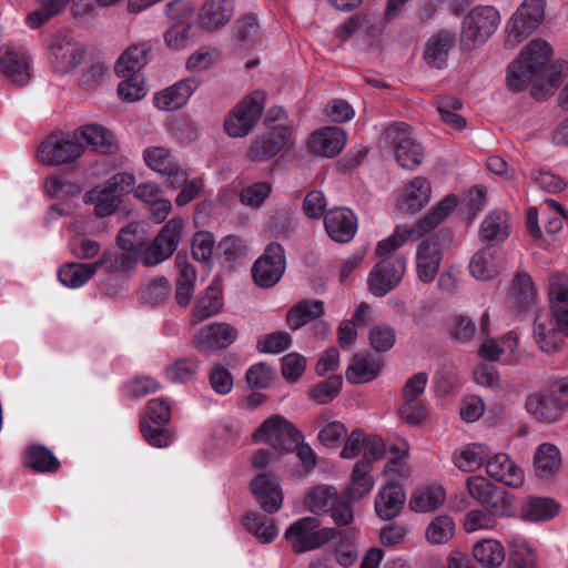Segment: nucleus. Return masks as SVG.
Wrapping results in <instances>:
<instances>
[{
  "label": "nucleus",
  "mask_w": 568,
  "mask_h": 568,
  "mask_svg": "<svg viewBox=\"0 0 568 568\" xmlns=\"http://www.w3.org/2000/svg\"><path fill=\"white\" fill-rule=\"evenodd\" d=\"M192 29L193 26L191 22L174 23L164 33L165 44L173 50L184 49L191 41Z\"/></svg>",
  "instance_id": "e2e57ef3"
},
{
  "label": "nucleus",
  "mask_w": 568,
  "mask_h": 568,
  "mask_svg": "<svg viewBox=\"0 0 568 568\" xmlns=\"http://www.w3.org/2000/svg\"><path fill=\"white\" fill-rule=\"evenodd\" d=\"M235 36L246 47L254 44L260 37L257 18L254 14H247L237 20Z\"/></svg>",
  "instance_id": "69168bd1"
},
{
  "label": "nucleus",
  "mask_w": 568,
  "mask_h": 568,
  "mask_svg": "<svg viewBox=\"0 0 568 568\" xmlns=\"http://www.w3.org/2000/svg\"><path fill=\"white\" fill-rule=\"evenodd\" d=\"M302 433L280 415L266 418L253 434L256 443H267L272 448L290 453L303 440Z\"/></svg>",
  "instance_id": "6e6552de"
},
{
  "label": "nucleus",
  "mask_w": 568,
  "mask_h": 568,
  "mask_svg": "<svg viewBox=\"0 0 568 568\" xmlns=\"http://www.w3.org/2000/svg\"><path fill=\"white\" fill-rule=\"evenodd\" d=\"M467 490L475 500L494 509L501 517H509L514 511L510 495L506 490L496 487L485 477H468Z\"/></svg>",
  "instance_id": "dca6fc26"
},
{
  "label": "nucleus",
  "mask_w": 568,
  "mask_h": 568,
  "mask_svg": "<svg viewBox=\"0 0 568 568\" xmlns=\"http://www.w3.org/2000/svg\"><path fill=\"white\" fill-rule=\"evenodd\" d=\"M455 531V523L449 516L436 517L427 527L426 538L430 544L440 545L447 542Z\"/></svg>",
  "instance_id": "864d4df0"
},
{
  "label": "nucleus",
  "mask_w": 568,
  "mask_h": 568,
  "mask_svg": "<svg viewBox=\"0 0 568 568\" xmlns=\"http://www.w3.org/2000/svg\"><path fill=\"white\" fill-rule=\"evenodd\" d=\"M75 131L80 142L85 143V145L95 152L112 154L118 149L112 132L103 125L87 124Z\"/></svg>",
  "instance_id": "473e14b6"
},
{
  "label": "nucleus",
  "mask_w": 568,
  "mask_h": 568,
  "mask_svg": "<svg viewBox=\"0 0 568 568\" xmlns=\"http://www.w3.org/2000/svg\"><path fill=\"white\" fill-rule=\"evenodd\" d=\"M42 7L30 12L27 17V24L31 29H38L52 17L58 14L69 0H40Z\"/></svg>",
  "instance_id": "5fc2aeb1"
},
{
  "label": "nucleus",
  "mask_w": 568,
  "mask_h": 568,
  "mask_svg": "<svg viewBox=\"0 0 568 568\" xmlns=\"http://www.w3.org/2000/svg\"><path fill=\"white\" fill-rule=\"evenodd\" d=\"M233 13V0H205L199 10L197 19L202 29L216 31L232 19Z\"/></svg>",
  "instance_id": "5701e85b"
},
{
  "label": "nucleus",
  "mask_w": 568,
  "mask_h": 568,
  "mask_svg": "<svg viewBox=\"0 0 568 568\" xmlns=\"http://www.w3.org/2000/svg\"><path fill=\"white\" fill-rule=\"evenodd\" d=\"M357 531L354 528L344 530L334 547L336 561L343 567H351L358 558L355 547Z\"/></svg>",
  "instance_id": "8fccbe9b"
},
{
  "label": "nucleus",
  "mask_w": 568,
  "mask_h": 568,
  "mask_svg": "<svg viewBox=\"0 0 568 568\" xmlns=\"http://www.w3.org/2000/svg\"><path fill=\"white\" fill-rule=\"evenodd\" d=\"M507 565L508 568H537L536 555L524 544L513 546Z\"/></svg>",
  "instance_id": "774afa93"
},
{
  "label": "nucleus",
  "mask_w": 568,
  "mask_h": 568,
  "mask_svg": "<svg viewBox=\"0 0 568 568\" xmlns=\"http://www.w3.org/2000/svg\"><path fill=\"white\" fill-rule=\"evenodd\" d=\"M560 462L559 449L552 444L544 443L537 448L534 456L536 474L541 478H548L559 469Z\"/></svg>",
  "instance_id": "79ce46f5"
},
{
  "label": "nucleus",
  "mask_w": 568,
  "mask_h": 568,
  "mask_svg": "<svg viewBox=\"0 0 568 568\" xmlns=\"http://www.w3.org/2000/svg\"><path fill=\"white\" fill-rule=\"evenodd\" d=\"M23 466L36 473H55L59 470L61 463L55 455L44 445H29L22 457Z\"/></svg>",
  "instance_id": "f704fd0d"
},
{
  "label": "nucleus",
  "mask_w": 568,
  "mask_h": 568,
  "mask_svg": "<svg viewBox=\"0 0 568 568\" xmlns=\"http://www.w3.org/2000/svg\"><path fill=\"white\" fill-rule=\"evenodd\" d=\"M559 506L558 504L550 498H532L527 505L524 507V518L538 521V520H547L552 518L558 514Z\"/></svg>",
  "instance_id": "603ef678"
},
{
  "label": "nucleus",
  "mask_w": 568,
  "mask_h": 568,
  "mask_svg": "<svg viewBox=\"0 0 568 568\" xmlns=\"http://www.w3.org/2000/svg\"><path fill=\"white\" fill-rule=\"evenodd\" d=\"M284 111L282 108L270 109L264 118V124L271 131L257 138L248 149V158L253 161H265L275 156L291 141L292 126L285 124L275 125L281 120Z\"/></svg>",
  "instance_id": "39448f33"
},
{
  "label": "nucleus",
  "mask_w": 568,
  "mask_h": 568,
  "mask_svg": "<svg viewBox=\"0 0 568 568\" xmlns=\"http://www.w3.org/2000/svg\"><path fill=\"white\" fill-rule=\"evenodd\" d=\"M474 558L485 568H497L505 560V550L497 540L485 539L475 544Z\"/></svg>",
  "instance_id": "c03bdc74"
},
{
  "label": "nucleus",
  "mask_w": 568,
  "mask_h": 568,
  "mask_svg": "<svg viewBox=\"0 0 568 568\" xmlns=\"http://www.w3.org/2000/svg\"><path fill=\"white\" fill-rule=\"evenodd\" d=\"M537 291L528 273H518L513 281L508 295L513 311L521 314L529 311L536 303Z\"/></svg>",
  "instance_id": "2f4dec72"
},
{
  "label": "nucleus",
  "mask_w": 568,
  "mask_h": 568,
  "mask_svg": "<svg viewBox=\"0 0 568 568\" xmlns=\"http://www.w3.org/2000/svg\"><path fill=\"white\" fill-rule=\"evenodd\" d=\"M406 500L403 487L394 480H389L377 494L375 510L379 518L392 520L399 515Z\"/></svg>",
  "instance_id": "a878e982"
},
{
  "label": "nucleus",
  "mask_w": 568,
  "mask_h": 568,
  "mask_svg": "<svg viewBox=\"0 0 568 568\" xmlns=\"http://www.w3.org/2000/svg\"><path fill=\"white\" fill-rule=\"evenodd\" d=\"M84 53L83 47L64 32L57 34L49 45V61L55 73L74 70L83 61Z\"/></svg>",
  "instance_id": "f3484780"
},
{
  "label": "nucleus",
  "mask_w": 568,
  "mask_h": 568,
  "mask_svg": "<svg viewBox=\"0 0 568 568\" xmlns=\"http://www.w3.org/2000/svg\"><path fill=\"white\" fill-rule=\"evenodd\" d=\"M381 371L379 361L369 353L355 354L346 371V379L351 384H362L375 379Z\"/></svg>",
  "instance_id": "4c0bfd02"
},
{
  "label": "nucleus",
  "mask_w": 568,
  "mask_h": 568,
  "mask_svg": "<svg viewBox=\"0 0 568 568\" xmlns=\"http://www.w3.org/2000/svg\"><path fill=\"white\" fill-rule=\"evenodd\" d=\"M184 221L174 217L168 221L142 254L144 265L154 266L168 260L178 248Z\"/></svg>",
  "instance_id": "f8f14e48"
},
{
  "label": "nucleus",
  "mask_w": 568,
  "mask_h": 568,
  "mask_svg": "<svg viewBox=\"0 0 568 568\" xmlns=\"http://www.w3.org/2000/svg\"><path fill=\"white\" fill-rule=\"evenodd\" d=\"M440 261L439 243L430 239L422 241L416 254L418 278L424 283L432 282L438 273Z\"/></svg>",
  "instance_id": "bb28decb"
},
{
  "label": "nucleus",
  "mask_w": 568,
  "mask_h": 568,
  "mask_svg": "<svg viewBox=\"0 0 568 568\" xmlns=\"http://www.w3.org/2000/svg\"><path fill=\"white\" fill-rule=\"evenodd\" d=\"M145 163L153 171L168 176V183L173 189H180L186 181V172L182 170L172 153L162 146L145 149Z\"/></svg>",
  "instance_id": "a211bd4d"
},
{
  "label": "nucleus",
  "mask_w": 568,
  "mask_h": 568,
  "mask_svg": "<svg viewBox=\"0 0 568 568\" xmlns=\"http://www.w3.org/2000/svg\"><path fill=\"white\" fill-rule=\"evenodd\" d=\"M251 491L261 508L268 514L280 510L283 496L277 478L271 473H262L251 481Z\"/></svg>",
  "instance_id": "aec40b11"
},
{
  "label": "nucleus",
  "mask_w": 568,
  "mask_h": 568,
  "mask_svg": "<svg viewBox=\"0 0 568 568\" xmlns=\"http://www.w3.org/2000/svg\"><path fill=\"white\" fill-rule=\"evenodd\" d=\"M551 54L552 49L545 40L530 41L519 58L508 65L509 90L523 91L530 81H534L531 95L538 100L555 91L568 75V63L565 60H556L549 65Z\"/></svg>",
  "instance_id": "f03ea898"
},
{
  "label": "nucleus",
  "mask_w": 568,
  "mask_h": 568,
  "mask_svg": "<svg viewBox=\"0 0 568 568\" xmlns=\"http://www.w3.org/2000/svg\"><path fill=\"white\" fill-rule=\"evenodd\" d=\"M445 500L444 489L439 486H428L416 490L410 500L409 507L414 511L426 513L438 508Z\"/></svg>",
  "instance_id": "49530a36"
},
{
  "label": "nucleus",
  "mask_w": 568,
  "mask_h": 568,
  "mask_svg": "<svg viewBox=\"0 0 568 568\" xmlns=\"http://www.w3.org/2000/svg\"><path fill=\"white\" fill-rule=\"evenodd\" d=\"M499 13L491 6L476 7L463 20L462 39L470 42L468 48L483 44L496 31Z\"/></svg>",
  "instance_id": "ddd939ff"
},
{
  "label": "nucleus",
  "mask_w": 568,
  "mask_h": 568,
  "mask_svg": "<svg viewBox=\"0 0 568 568\" xmlns=\"http://www.w3.org/2000/svg\"><path fill=\"white\" fill-rule=\"evenodd\" d=\"M84 151L77 131L72 133L53 132L38 146V159L49 165L73 163Z\"/></svg>",
  "instance_id": "0eeeda50"
},
{
  "label": "nucleus",
  "mask_w": 568,
  "mask_h": 568,
  "mask_svg": "<svg viewBox=\"0 0 568 568\" xmlns=\"http://www.w3.org/2000/svg\"><path fill=\"white\" fill-rule=\"evenodd\" d=\"M30 58L21 50L7 48L0 58L3 75L17 85H24L30 79Z\"/></svg>",
  "instance_id": "c85d7f7f"
},
{
  "label": "nucleus",
  "mask_w": 568,
  "mask_h": 568,
  "mask_svg": "<svg viewBox=\"0 0 568 568\" xmlns=\"http://www.w3.org/2000/svg\"><path fill=\"white\" fill-rule=\"evenodd\" d=\"M148 416L140 422V432L144 440L158 448L166 447L172 443V434L166 428L171 419L170 404L163 398H153L146 406Z\"/></svg>",
  "instance_id": "1a4fd4ad"
},
{
  "label": "nucleus",
  "mask_w": 568,
  "mask_h": 568,
  "mask_svg": "<svg viewBox=\"0 0 568 568\" xmlns=\"http://www.w3.org/2000/svg\"><path fill=\"white\" fill-rule=\"evenodd\" d=\"M511 233L509 215L503 210L489 212L483 220L479 234L483 241L503 243Z\"/></svg>",
  "instance_id": "72a5a7b5"
},
{
  "label": "nucleus",
  "mask_w": 568,
  "mask_h": 568,
  "mask_svg": "<svg viewBox=\"0 0 568 568\" xmlns=\"http://www.w3.org/2000/svg\"><path fill=\"white\" fill-rule=\"evenodd\" d=\"M265 99V92L256 90L239 102L225 120V132L232 138L248 134L263 112Z\"/></svg>",
  "instance_id": "9d476101"
},
{
  "label": "nucleus",
  "mask_w": 568,
  "mask_h": 568,
  "mask_svg": "<svg viewBox=\"0 0 568 568\" xmlns=\"http://www.w3.org/2000/svg\"><path fill=\"white\" fill-rule=\"evenodd\" d=\"M503 268L501 251L495 244H487L479 250L469 264L470 274L481 281L495 277Z\"/></svg>",
  "instance_id": "b1692460"
},
{
  "label": "nucleus",
  "mask_w": 568,
  "mask_h": 568,
  "mask_svg": "<svg viewBox=\"0 0 568 568\" xmlns=\"http://www.w3.org/2000/svg\"><path fill=\"white\" fill-rule=\"evenodd\" d=\"M237 337L235 327L227 323H212L202 327L195 336L196 346L207 351L229 347Z\"/></svg>",
  "instance_id": "4be33fe9"
},
{
  "label": "nucleus",
  "mask_w": 568,
  "mask_h": 568,
  "mask_svg": "<svg viewBox=\"0 0 568 568\" xmlns=\"http://www.w3.org/2000/svg\"><path fill=\"white\" fill-rule=\"evenodd\" d=\"M200 363L193 358H180L166 366L165 376L173 383H190L196 379Z\"/></svg>",
  "instance_id": "3c124183"
},
{
  "label": "nucleus",
  "mask_w": 568,
  "mask_h": 568,
  "mask_svg": "<svg viewBox=\"0 0 568 568\" xmlns=\"http://www.w3.org/2000/svg\"><path fill=\"white\" fill-rule=\"evenodd\" d=\"M324 313L322 301L304 300L294 305L286 315V322L291 329L295 331L318 318Z\"/></svg>",
  "instance_id": "a19ab883"
},
{
  "label": "nucleus",
  "mask_w": 568,
  "mask_h": 568,
  "mask_svg": "<svg viewBox=\"0 0 568 568\" xmlns=\"http://www.w3.org/2000/svg\"><path fill=\"white\" fill-rule=\"evenodd\" d=\"M291 335L284 331L271 333L257 341V349L261 353L277 354L287 349L291 345Z\"/></svg>",
  "instance_id": "0e129e2a"
},
{
  "label": "nucleus",
  "mask_w": 568,
  "mask_h": 568,
  "mask_svg": "<svg viewBox=\"0 0 568 568\" xmlns=\"http://www.w3.org/2000/svg\"><path fill=\"white\" fill-rule=\"evenodd\" d=\"M458 199L454 194L445 196L433 210L419 220L417 227L403 224L397 225L393 233L378 242L376 254L385 255L369 272L367 283L369 292L377 297H383L396 288L406 271V258L399 254H389L406 241L423 236L435 229L452 211L456 209Z\"/></svg>",
  "instance_id": "f257e3e1"
},
{
  "label": "nucleus",
  "mask_w": 568,
  "mask_h": 568,
  "mask_svg": "<svg viewBox=\"0 0 568 568\" xmlns=\"http://www.w3.org/2000/svg\"><path fill=\"white\" fill-rule=\"evenodd\" d=\"M430 183L427 179L417 176L403 190L398 199V209L402 212L417 213L430 199Z\"/></svg>",
  "instance_id": "7c9ffc66"
},
{
  "label": "nucleus",
  "mask_w": 568,
  "mask_h": 568,
  "mask_svg": "<svg viewBox=\"0 0 568 568\" xmlns=\"http://www.w3.org/2000/svg\"><path fill=\"white\" fill-rule=\"evenodd\" d=\"M335 537V528H321L320 519L310 516L294 521L285 531V539L295 554L318 549Z\"/></svg>",
  "instance_id": "423d86ee"
},
{
  "label": "nucleus",
  "mask_w": 568,
  "mask_h": 568,
  "mask_svg": "<svg viewBox=\"0 0 568 568\" xmlns=\"http://www.w3.org/2000/svg\"><path fill=\"white\" fill-rule=\"evenodd\" d=\"M488 476L508 487L517 488L524 483V473L507 454H496L486 464Z\"/></svg>",
  "instance_id": "cd10ccee"
},
{
  "label": "nucleus",
  "mask_w": 568,
  "mask_h": 568,
  "mask_svg": "<svg viewBox=\"0 0 568 568\" xmlns=\"http://www.w3.org/2000/svg\"><path fill=\"white\" fill-rule=\"evenodd\" d=\"M223 307L222 286L220 281L213 280L204 294L197 300L193 312L192 323L197 324L219 313Z\"/></svg>",
  "instance_id": "c9c22d12"
},
{
  "label": "nucleus",
  "mask_w": 568,
  "mask_h": 568,
  "mask_svg": "<svg viewBox=\"0 0 568 568\" xmlns=\"http://www.w3.org/2000/svg\"><path fill=\"white\" fill-rule=\"evenodd\" d=\"M85 202L94 205V214L97 216L105 217L116 211L120 197L104 184V186H95L88 192L85 194Z\"/></svg>",
  "instance_id": "37998d69"
},
{
  "label": "nucleus",
  "mask_w": 568,
  "mask_h": 568,
  "mask_svg": "<svg viewBox=\"0 0 568 568\" xmlns=\"http://www.w3.org/2000/svg\"><path fill=\"white\" fill-rule=\"evenodd\" d=\"M97 262L100 263V267H104L108 273L128 272L134 265L135 258H133L129 252L118 253L104 251Z\"/></svg>",
  "instance_id": "bf43d9fd"
},
{
  "label": "nucleus",
  "mask_w": 568,
  "mask_h": 568,
  "mask_svg": "<svg viewBox=\"0 0 568 568\" xmlns=\"http://www.w3.org/2000/svg\"><path fill=\"white\" fill-rule=\"evenodd\" d=\"M151 50L149 42L132 44L115 62L114 72L123 78L118 85L120 99L134 102L145 97L146 88L141 71L149 61Z\"/></svg>",
  "instance_id": "20e7f679"
},
{
  "label": "nucleus",
  "mask_w": 568,
  "mask_h": 568,
  "mask_svg": "<svg viewBox=\"0 0 568 568\" xmlns=\"http://www.w3.org/2000/svg\"><path fill=\"white\" fill-rule=\"evenodd\" d=\"M199 85L200 81L196 78L183 79L172 87L158 92L153 99L154 105L162 111L178 110L187 102Z\"/></svg>",
  "instance_id": "412c9836"
},
{
  "label": "nucleus",
  "mask_w": 568,
  "mask_h": 568,
  "mask_svg": "<svg viewBox=\"0 0 568 568\" xmlns=\"http://www.w3.org/2000/svg\"><path fill=\"white\" fill-rule=\"evenodd\" d=\"M548 297L554 323L542 321V316L537 314L534 337L542 352L554 353L561 347L560 334L568 336V280L554 277L548 285Z\"/></svg>",
  "instance_id": "7ed1b4c3"
},
{
  "label": "nucleus",
  "mask_w": 568,
  "mask_h": 568,
  "mask_svg": "<svg viewBox=\"0 0 568 568\" xmlns=\"http://www.w3.org/2000/svg\"><path fill=\"white\" fill-rule=\"evenodd\" d=\"M337 498L338 495L335 487L320 485L308 491L305 504L313 514H326L332 509Z\"/></svg>",
  "instance_id": "a18cd8bd"
},
{
  "label": "nucleus",
  "mask_w": 568,
  "mask_h": 568,
  "mask_svg": "<svg viewBox=\"0 0 568 568\" xmlns=\"http://www.w3.org/2000/svg\"><path fill=\"white\" fill-rule=\"evenodd\" d=\"M526 410L544 423L557 422L564 412L549 388L546 392L530 394L526 398Z\"/></svg>",
  "instance_id": "c756f323"
},
{
  "label": "nucleus",
  "mask_w": 568,
  "mask_h": 568,
  "mask_svg": "<svg viewBox=\"0 0 568 568\" xmlns=\"http://www.w3.org/2000/svg\"><path fill=\"white\" fill-rule=\"evenodd\" d=\"M369 471L371 468L367 460H359L355 464L351 483L345 490V497L348 500L357 501L372 490L374 480Z\"/></svg>",
  "instance_id": "ea45409f"
},
{
  "label": "nucleus",
  "mask_w": 568,
  "mask_h": 568,
  "mask_svg": "<svg viewBox=\"0 0 568 568\" xmlns=\"http://www.w3.org/2000/svg\"><path fill=\"white\" fill-rule=\"evenodd\" d=\"M386 142L394 145L397 163L406 170L416 169L424 159V149L410 134V126L405 122L389 125L384 133Z\"/></svg>",
  "instance_id": "9b49d317"
},
{
  "label": "nucleus",
  "mask_w": 568,
  "mask_h": 568,
  "mask_svg": "<svg viewBox=\"0 0 568 568\" xmlns=\"http://www.w3.org/2000/svg\"><path fill=\"white\" fill-rule=\"evenodd\" d=\"M170 283L165 277L151 280L142 290V300L152 305L161 304L168 300Z\"/></svg>",
  "instance_id": "338daca9"
},
{
  "label": "nucleus",
  "mask_w": 568,
  "mask_h": 568,
  "mask_svg": "<svg viewBox=\"0 0 568 568\" xmlns=\"http://www.w3.org/2000/svg\"><path fill=\"white\" fill-rule=\"evenodd\" d=\"M286 267L285 252L281 244H268L252 267V277L260 287H273L282 278Z\"/></svg>",
  "instance_id": "2eb2a0df"
},
{
  "label": "nucleus",
  "mask_w": 568,
  "mask_h": 568,
  "mask_svg": "<svg viewBox=\"0 0 568 568\" xmlns=\"http://www.w3.org/2000/svg\"><path fill=\"white\" fill-rule=\"evenodd\" d=\"M100 268V263L69 262L58 271V278L69 288L82 287Z\"/></svg>",
  "instance_id": "e433bc0d"
},
{
  "label": "nucleus",
  "mask_w": 568,
  "mask_h": 568,
  "mask_svg": "<svg viewBox=\"0 0 568 568\" xmlns=\"http://www.w3.org/2000/svg\"><path fill=\"white\" fill-rule=\"evenodd\" d=\"M396 342L395 329L386 324H377L369 331V344L376 352L389 351Z\"/></svg>",
  "instance_id": "052dcab7"
},
{
  "label": "nucleus",
  "mask_w": 568,
  "mask_h": 568,
  "mask_svg": "<svg viewBox=\"0 0 568 568\" xmlns=\"http://www.w3.org/2000/svg\"><path fill=\"white\" fill-rule=\"evenodd\" d=\"M324 229L334 242L348 243L357 232V217L346 207H334L324 214Z\"/></svg>",
  "instance_id": "6ab92c4d"
},
{
  "label": "nucleus",
  "mask_w": 568,
  "mask_h": 568,
  "mask_svg": "<svg viewBox=\"0 0 568 568\" xmlns=\"http://www.w3.org/2000/svg\"><path fill=\"white\" fill-rule=\"evenodd\" d=\"M497 517H500L499 514L485 506L483 509L470 510L466 516L464 526L468 532L478 529H491L496 526Z\"/></svg>",
  "instance_id": "4d7b16f0"
},
{
  "label": "nucleus",
  "mask_w": 568,
  "mask_h": 568,
  "mask_svg": "<svg viewBox=\"0 0 568 568\" xmlns=\"http://www.w3.org/2000/svg\"><path fill=\"white\" fill-rule=\"evenodd\" d=\"M346 142L345 131L338 126H326L314 132L308 141V149L326 158H334L344 148Z\"/></svg>",
  "instance_id": "393cba45"
},
{
  "label": "nucleus",
  "mask_w": 568,
  "mask_h": 568,
  "mask_svg": "<svg viewBox=\"0 0 568 568\" xmlns=\"http://www.w3.org/2000/svg\"><path fill=\"white\" fill-rule=\"evenodd\" d=\"M485 447L480 444H473L463 449L454 457V464L463 471L469 473L483 465Z\"/></svg>",
  "instance_id": "13d9d810"
},
{
  "label": "nucleus",
  "mask_w": 568,
  "mask_h": 568,
  "mask_svg": "<svg viewBox=\"0 0 568 568\" xmlns=\"http://www.w3.org/2000/svg\"><path fill=\"white\" fill-rule=\"evenodd\" d=\"M342 386V376L332 375L312 388L311 398L322 405L328 404L339 394Z\"/></svg>",
  "instance_id": "6e6d98bb"
},
{
  "label": "nucleus",
  "mask_w": 568,
  "mask_h": 568,
  "mask_svg": "<svg viewBox=\"0 0 568 568\" xmlns=\"http://www.w3.org/2000/svg\"><path fill=\"white\" fill-rule=\"evenodd\" d=\"M435 383L439 392L449 394L459 386L458 368L453 362H445L438 368Z\"/></svg>",
  "instance_id": "680f3d73"
},
{
  "label": "nucleus",
  "mask_w": 568,
  "mask_h": 568,
  "mask_svg": "<svg viewBox=\"0 0 568 568\" xmlns=\"http://www.w3.org/2000/svg\"><path fill=\"white\" fill-rule=\"evenodd\" d=\"M545 16L544 0H525L507 23V42L516 44L528 38Z\"/></svg>",
  "instance_id": "4468645a"
},
{
  "label": "nucleus",
  "mask_w": 568,
  "mask_h": 568,
  "mask_svg": "<svg viewBox=\"0 0 568 568\" xmlns=\"http://www.w3.org/2000/svg\"><path fill=\"white\" fill-rule=\"evenodd\" d=\"M446 329L450 338L462 344L470 343L476 335L475 322L462 314L449 316L446 322Z\"/></svg>",
  "instance_id": "09e8293b"
},
{
  "label": "nucleus",
  "mask_w": 568,
  "mask_h": 568,
  "mask_svg": "<svg viewBox=\"0 0 568 568\" xmlns=\"http://www.w3.org/2000/svg\"><path fill=\"white\" fill-rule=\"evenodd\" d=\"M244 527L263 542H272L277 529L272 519L258 513H248L243 518Z\"/></svg>",
  "instance_id": "de8ad7c7"
},
{
  "label": "nucleus",
  "mask_w": 568,
  "mask_h": 568,
  "mask_svg": "<svg viewBox=\"0 0 568 568\" xmlns=\"http://www.w3.org/2000/svg\"><path fill=\"white\" fill-rule=\"evenodd\" d=\"M455 44V36L447 31H442L432 37L426 45L424 59L430 67L443 69L446 67L450 49Z\"/></svg>",
  "instance_id": "58836bf2"
}]
</instances>
